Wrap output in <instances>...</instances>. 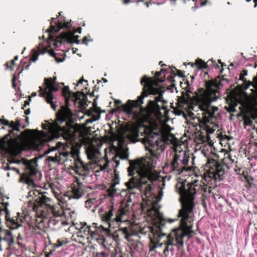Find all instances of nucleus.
<instances>
[{"instance_id":"nucleus-1","label":"nucleus","mask_w":257,"mask_h":257,"mask_svg":"<svg viewBox=\"0 0 257 257\" xmlns=\"http://www.w3.org/2000/svg\"><path fill=\"white\" fill-rule=\"evenodd\" d=\"M207 165L208 170L205 173L204 178L200 182L204 186L212 185L217 181H220L223 178L225 170L222 165L212 159L208 160ZM182 187L183 188L180 190L182 208L179 210L178 214L180 218V226L173 229L164 241L165 248L163 252L166 256L169 254V251L173 253L174 246H176L178 249L183 247L184 237L193 232L192 229L194 221V195L200 189L204 192L207 191V188L202 186L201 184H198L197 180L188 183L186 186Z\"/></svg>"},{"instance_id":"nucleus-2","label":"nucleus","mask_w":257,"mask_h":257,"mask_svg":"<svg viewBox=\"0 0 257 257\" xmlns=\"http://www.w3.org/2000/svg\"><path fill=\"white\" fill-rule=\"evenodd\" d=\"M144 132L145 137L142 139V142L150 152V156L145 162L139 160L130 162L128 172L129 175L132 177L125 183V185L131 194L136 193V190L145 193L152 190L153 182L159 178L158 174L155 170L159 160L155 150L163 143L167 142V137H161L150 128H144Z\"/></svg>"},{"instance_id":"nucleus-3","label":"nucleus","mask_w":257,"mask_h":257,"mask_svg":"<svg viewBox=\"0 0 257 257\" xmlns=\"http://www.w3.org/2000/svg\"><path fill=\"white\" fill-rule=\"evenodd\" d=\"M72 114V112L69 108L63 106L57 112L56 119L54 122L48 124H43V127L47 131L46 132H38L36 133H31L30 137L36 148L38 149L40 146L46 142L60 137H62L65 140L69 142L70 144H72V142L80 135L79 128L68 122L65 123V125H60L66 119L70 120Z\"/></svg>"},{"instance_id":"nucleus-4","label":"nucleus","mask_w":257,"mask_h":257,"mask_svg":"<svg viewBox=\"0 0 257 257\" xmlns=\"http://www.w3.org/2000/svg\"><path fill=\"white\" fill-rule=\"evenodd\" d=\"M206 90L197 96V103L192 107V110L200 111L202 115V122L208 134H212L217 126V117L215 112L217 107L211 106L210 103L216 101L219 97L220 86H222L219 77L206 81Z\"/></svg>"},{"instance_id":"nucleus-5","label":"nucleus","mask_w":257,"mask_h":257,"mask_svg":"<svg viewBox=\"0 0 257 257\" xmlns=\"http://www.w3.org/2000/svg\"><path fill=\"white\" fill-rule=\"evenodd\" d=\"M141 83L144 86L142 95L137 100H128L126 104H122L121 106V110L129 116H131L133 119H140L144 116L145 110L140 107V105L143 103V99L148 94L158 95L157 96H154L153 99L149 100L147 107L150 111L159 110L161 108H164V106H161L159 103L167 102L163 99L162 91L158 87V84L156 81L144 76L142 79Z\"/></svg>"},{"instance_id":"nucleus-6","label":"nucleus","mask_w":257,"mask_h":257,"mask_svg":"<svg viewBox=\"0 0 257 257\" xmlns=\"http://www.w3.org/2000/svg\"><path fill=\"white\" fill-rule=\"evenodd\" d=\"M72 147L65 146L60 142L57 143L56 146L50 148L49 151V153L56 151L55 155L48 156L47 160L49 162L63 164L69 160L71 161L72 158L74 161L73 170L80 176H87L95 165L90 161L84 162L79 158L78 149Z\"/></svg>"},{"instance_id":"nucleus-7","label":"nucleus","mask_w":257,"mask_h":257,"mask_svg":"<svg viewBox=\"0 0 257 257\" xmlns=\"http://www.w3.org/2000/svg\"><path fill=\"white\" fill-rule=\"evenodd\" d=\"M147 211L148 215L152 220L153 224L150 228L153 235V239H151V242L153 244V246L150 249V250L152 251L156 248L162 247L164 244V241L162 243H159V242L160 239L166 234L163 231L165 220L162 214L155 205H153L150 209L147 210Z\"/></svg>"},{"instance_id":"nucleus-8","label":"nucleus","mask_w":257,"mask_h":257,"mask_svg":"<svg viewBox=\"0 0 257 257\" xmlns=\"http://www.w3.org/2000/svg\"><path fill=\"white\" fill-rule=\"evenodd\" d=\"M139 133L138 127L134 125H127L123 130L122 135L119 140V146L124 144V139H127L132 143L139 141ZM128 157V149L120 146V148L116 152L115 156L113 158V161L116 163L115 167L119 165L118 159H127Z\"/></svg>"},{"instance_id":"nucleus-9","label":"nucleus","mask_w":257,"mask_h":257,"mask_svg":"<svg viewBox=\"0 0 257 257\" xmlns=\"http://www.w3.org/2000/svg\"><path fill=\"white\" fill-rule=\"evenodd\" d=\"M55 79L56 77L54 79L52 78H45V87H39L40 96L44 97L47 102L50 104L51 107L54 110L56 109V105L54 104L55 97L53 93L58 90Z\"/></svg>"},{"instance_id":"nucleus-10","label":"nucleus","mask_w":257,"mask_h":257,"mask_svg":"<svg viewBox=\"0 0 257 257\" xmlns=\"http://www.w3.org/2000/svg\"><path fill=\"white\" fill-rule=\"evenodd\" d=\"M189 161V157L186 156L185 153L175 154L171 164H166L164 169H168L170 173H173L176 175L180 174L183 170L186 169V167L188 165Z\"/></svg>"},{"instance_id":"nucleus-11","label":"nucleus","mask_w":257,"mask_h":257,"mask_svg":"<svg viewBox=\"0 0 257 257\" xmlns=\"http://www.w3.org/2000/svg\"><path fill=\"white\" fill-rule=\"evenodd\" d=\"M125 211L123 208H121L118 210L116 214V216L113 217V207L111 206L109 210L102 215V220L107 223L110 227H114V226L120 225V222H127V220L124 218L125 215Z\"/></svg>"},{"instance_id":"nucleus-12","label":"nucleus","mask_w":257,"mask_h":257,"mask_svg":"<svg viewBox=\"0 0 257 257\" xmlns=\"http://www.w3.org/2000/svg\"><path fill=\"white\" fill-rule=\"evenodd\" d=\"M24 164L26 166L27 170L25 174L22 176L21 180L29 185H33L34 184L33 177L38 172L37 161L36 160H26Z\"/></svg>"},{"instance_id":"nucleus-13","label":"nucleus","mask_w":257,"mask_h":257,"mask_svg":"<svg viewBox=\"0 0 257 257\" xmlns=\"http://www.w3.org/2000/svg\"><path fill=\"white\" fill-rule=\"evenodd\" d=\"M145 228H141L138 226L120 227L119 230L122 232L124 238L128 242L133 240L132 237L138 235L139 234H145L147 231Z\"/></svg>"},{"instance_id":"nucleus-14","label":"nucleus","mask_w":257,"mask_h":257,"mask_svg":"<svg viewBox=\"0 0 257 257\" xmlns=\"http://www.w3.org/2000/svg\"><path fill=\"white\" fill-rule=\"evenodd\" d=\"M2 211L5 213L7 224L11 229H17L21 226L22 219L20 217H18V216L11 217L7 206L5 207L4 209L2 210Z\"/></svg>"},{"instance_id":"nucleus-15","label":"nucleus","mask_w":257,"mask_h":257,"mask_svg":"<svg viewBox=\"0 0 257 257\" xmlns=\"http://www.w3.org/2000/svg\"><path fill=\"white\" fill-rule=\"evenodd\" d=\"M47 52H48L51 56H55V54L53 50H48L47 48L43 47L42 43H41L39 44L37 50H33V54L31 60L35 62L38 60V56L40 54H43Z\"/></svg>"},{"instance_id":"nucleus-16","label":"nucleus","mask_w":257,"mask_h":257,"mask_svg":"<svg viewBox=\"0 0 257 257\" xmlns=\"http://www.w3.org/2000/svg\"><path fill=\"white\" fill-rule=\"evenodd\" d=\"M83 194L84 191L82 185L77 183L72 187L71 192L70 193V195H68V197L69 199L71 198L78 199L80 198Z\"/></svg>"},{"instance_id":"nucleus-17","label":"nucleus","mask_w":257,"mask_h":257,"mask_svg":"<svg viewBox=\"0 0 257 257\" xmlns=\"http://www.w3.org/2000/svg\"><path fill=\"white\" fill-rule=\"evenodd\" d=\"M4 240L9 245L14 242V238L11 232L7 230H0V241Z\"/></svg>"},{"instance_id":"nucleus-18","label":"nucleus","mask_w":257,"mask_h":257,"mask_svg":"<svg viewBox=\"0 0 257 257\" xmlns=\"http://www.w3.org/2000/svg\"><path fill=\"white\" fill-rule=\"evenodd\" d=\"M87 157L90 160H96L98 158L100 155L98 149L93 145H90L86 150Z\"/></svg>"},{"instance_id":"nucleus-19","label":"nucleus","mask_w":257,"mask_h":257,"mask_svg":"<svg viewBox=\"0 0 257 257\" xmlns=\"http://www.w3.org/2000/svg\"><path fill=\"white\" fill-rule=\"evenodd\" d=\"M71 26V24L70 22H62V21L59 22L57 24L56 27L51 25V29L49 31L50 33H57L58 32L61 28H69Z\"/></svg>"},{"instance_id":"nucleus-20","label":"nucleus","mask_w":257,"mask_h":257,"mask_svg":"<svg viewBox=\"0 0 257 257\" xmlns=\"http://www.w3.org/2000/svg\"><path fill=\"white\" fill-rule=\"evenodd\" d=\"M49 211L55 217H61L64 214L63 210L60 206L57 205H50Z\"/></svg>"},{"instance_id":"nucleus-21","label":"nucleus","mask_w":257,"mask_h":257,"mask_svg":"<svg viewBox=\"0 0 257 257\" xmlns=\"http://www.w3.org/2000/svg\"><path fill=\"white\" fill-rule=\"evenodd\" d=\"M108 164L109 161L105 158L98 160L97 162V166L99 168L95 171V173H98L105 170L108 167Z\"/></svg>"},{"instance_id":"nucleus-22","label":"nucleus","mask_w":257,"mask_h":257,"mask_svg":"<svg viewBox=\"0 0 257 257\" xmlns=\"http://www.w3.org/2000/svg\"><path fill=\"white\" fill-rule=\"evenodd\" d=\"M10 123L9 127L11 128V130L9 131L10 134H13L14 131H19L21 123L19 120L16 122L12 121Z\"/></svg>"},{"instance_id":"nucleus-23","label":"nucleus","mask_w":257,"mask_h":257,"mask_svg":"<svg viewBox=\"0 0 257 257\" xmlns=\"http://www.w3.org/2000/svg\"><path fill=\"white\" fill-rule=\"evenodd\" d=\"M33 194H34L35 196H37V194L40 195V196L36 200H37L39 199L40 202L41 204H46L50 201V199L49 198L44 195L43 194H40L38 191H34Z\"/></svg>"},{"instance_id":"nucleus-24","label":"nucleus","mask_w":257,"mask_h":257,"mask_svg":"<svg viewBox=\"0 0 257 257\" xmlns=\"http://www.w3.org/2000/svg\"><path fill=\"white\" fill-rule=\"evenodd\" d=\"M88 234H89L93 239H98V233L95 231L91 230V227L89 226H87Z\"/></svg>"},{"instance_id":"nucleus-25","label":"nucleus","mask_w":257,"mask_h":257,"mask_svg":"<svg viewBox=\"0 0 257 257\" xmlns=\"http://www.w3.org/2000/svg\"><path fill=\"white\" fill-rule=\"evenodd\" d=\"M195 64L200 69L205 68L206 67V63L203 61L201 59H197L196 61Z\"/></svg>"},{"instance_id":"nucleus-26","label":"nucleus","mask_w":257,"mask_h":257,"mask_svg":"<svg viewBox=\"0 0 257 257\" xmlns=\"http://www.w3.org/2000/svg\"><path fill=\"white\" fill-rule=\"evenodd\" d=\"M18 59V56H16L14 58V59L12 60L11 62H8L6 63V66H7V69H10V70H13V66H14L15 65V61H17V60Z\"/></svg>"},{"instance_id":"nucleus-27","label":"nucleus","mask_w":257,"mask_h":257,"mask_svg":"<svg viewBox=\"0 0 257 257\" xmlns=\"http://www.w3.org/2000/svg\"><path fill=\"white\" fill-rule=\"evenodd\" d=\"M63 41L64 39L62 38H57L55 40V41L54 42V45L56 47H58L62 45Z\"/></svg>"},{"instance_id":"nucleus-28","label":"nucleus","mask_w":257,"mask_h":257,"mask_svg":"<svg viewBox=\"0 0 257 257\" xmlns=\"http://www.w3.org/2000/svg\"><path fill=\"white\" fill-rule=\"evenodd\" d=\"M250 85H252L257 91V76L254 77L253 78L252 82H249V85L247 87H248L249 86H250Z\"/></svg>"},{"instance_id":"nucleus-29","label":"nucleus","mask_w":257,"mask_h":257,"mask_svg":"<svg viewBox=\"0 0 257 257\" xmlns=\"http://www.w3.org/2000/svg\"><path fill=\"white\" fill-rule=\"evenodd\" d=\"M115 185H113L111 188L109 189L108 190V194L110 196H113L115 193L116 192V189L114 188V186Z\"/></svg>"},{"instance_id":"nucleus-30","label":"nucleus","mask_w":257,"mask_h":257,"mask_svg":"<svg viewBox=\"0 0 257 257\" xmlns=\"http://www.w3.org/2000/svg\"><path fill=\"white\" fill-rule=\"evenodd\" d=\"M94 257H108V255L105 252L102 251L99 253H97Z\"/></svg>"},{"instance_id":"nucleus-31","label":"nucleus","mask_w":257,"mask_h":257,"mask_svg":"<svg viewBox=\"0 0 257 257\" xmlns=\"http://www.w3.org/2000/svg\"><path fill=\"white\" fill-rule=\"evenodd\" d=\"M63 242L61 241L60 240L58 239L57 241V243L54 244L55 248L59 247L63 245Z\"/></svg>"},{"instance_id":"nucleus-32","label":"nucleus","mask_w":257,"mask_h":257,"mask_svg":"<svg viewBox=\"0 0 257 257\" xmlns=\"http://www.w3.org/2000/svg\"><path fill=\"white\" fill-rule=\"evenodd\" d=\"M70 90L68 87H65L63 89V93L65 96L70 94Z\"/></svg>"},{"instance_id":"nucleus-33","label":"nucleus","mask_w":257,"mask_h":257,"mask_svg":"<svg viewBox=\"0 0 257 257\" xmlns=\"http://www.w3.org/2000/svg\"><path fill=\"white\" fill-rule=\"evenodd\" d=\"M247 72L245 70H244L243 73L240 74L239 79L241 80L242 81H243L244 77L247 75Z\"/></svg>"},{"instance_id":"nucleus-34","label":"nucleus","mask_w":257,"mask_h":257,"mask_svg":"<svg viewBox=\"0 0 257 257\" xmlns=\"http://www.w3.org/2000/svg\"><path fill=\"white\" fill-rule=\"evenodd\" d=\"M244 125H251L252 123V121L249 119H245L244 121Z\"/></svg>"},{"instance_id":"nucleus-35","label":"nucleus","mask_w":257,"mask_h":257,"mask_svg":"<svg viewBox=\"0 0 257 257\" xmlns=\"http://www.w3.org/2000/svg\"><path fill=\"white\" fill-rule=\"evenodd\" d=\"M119 183V178L117 174H115V178H114V185H116Z\"/></svg>"},{"instance_id":"nucleus-36","label":"nucleus","mask_w":257,"mask_h":257,"mask_svg":"<svg viewBox=\"0 0 257 257\" xmlns=\"http://www.w3.org/2000/svg\"><path fill=\"white\" fill-rule=\"evenodd\" d=\"M0 121H2V124L5 125H8L9 126L10 124V122L8 120H2L0 119Z\"/></svg>"},{"instance_id":"nucleus-37","label":"nucleus","mask_w":257,"mask_h":257,"mask_svg":"<svg viewBox=\"0 0 257 257\" xmlns=\"http://www.w3.org/2000/svg\"><path fill=\"white\" fill-rule=\"evenodd\" d=\"M91 201L87 200L85 202V205L86 207H90L91 206Z\"/></svg>"},{"instance_id":"nucleus-38","label":"nucleus","mask_w":257,"mask_h":257,"mask_svg":"<svg viewBox=\"0 0 257 257\" xmlns=\"http://www.w3.org/2000/svg\"><path fill=\"white\" fill-rule=\"evenodd\" d=\"M54 250H51L50 252H47L46 254V257H50L51 255H52L54 252Z\"/></svg>"},{"instance_id":"nucleus-39","label":"nucleus","mask_w":257,"mask_h":257,"mask_svg":"<svg viewBox=\"0 0 257 257\" xmlns=\"http://www.w3.org/2000/svg\"><path fill=\"white\" fill-rule=\"evenodd\" d=\"M94 120V119L89 118V119L86 120L85 122L86 124H88L90 123H92Z\"/></svg>"},{"instance_id":"nucleus-40","label":"nucleus","mask_w":257,"mask_h":257,"mask_svg":"<svg viewBox=\"0 0 257 257\" xmlns=\"http://www.w3.org/2000/svg\"><path fill=\"white\" fill-rule=\"evenodd\" d=\"M88 40L87 38V37H84L83 39V44H85L86 45H87V42H88Z\"/></svg>"},{"instance_id":"nucleus-41","label":"nucleus","mask_w":257,"mask_h":257,"mask_svg":"<svg viewBox=\"0 0 257 257\" xmlns=\"http://www.w3.org/2000/svg\"><path fill=\"white\" fill-rule=\"evenodd\" d=\"M83 81H86L85 80H84V79H81V80H80L78 83H77V86L79 85L80 84L82 83Z\"/></svg>"},{"instance_id":"nucleus-42","label":"nucleus","mask_w":257,"mask_h":257,"mask_svg":"<svg viewBox=\"0 0 257 257\" xmlns=\"http://www.w3.org/2000/svg\"><path fill=\"white\" fill-rule=\"evenodd\" d=\"M227 158L228 159H229V160H231L232 159L231 156L229 154L227 155Z\"/></svg>"},{"instance_id":"nucleus-43","label":"nucleus","mask_w":257,"mask_h":257,"mask_svg":"<svg viewBox=\"0 0 257 257\" xmlns=\"http://www.w3.org/2000/svg\"><path fill=\"white\" fill-rule=\"evenodd\" d=\"M160 73H161V72H156V76H160Z\"/></svg>"},{"instance_id":"nucleus-44","label":"nucleus","mask_w":257,"mask_h":257,"mask_svg":"<svg viewBox=\"0 0 257 257\" xmlns=\"http://www.w3.org/2000/svg\"><path fill=\"white\" fill-rule=\"evenodd\" d=\"M76 32H78L79 33H81V28H79V29H78Z\"/></svg>"},{"instance_id":"nucleus-45","label":"nucleus","mask_w":257,"mask_h":257,"mask_svg":"<svg viewBox=\"0 0 257 257\" xmlns=\"http://www.w3.org/2000/svg\"><path fill=\"white\" fill-rule=\"evenodd\" d=\"M219 63L221 65V67H222L223 66V63L221 62L220 60H219Z\"/></svg>"},{"instance_id":"nucleus-46","label":"nucleus","mask_w":257,"mask_h":257,"mask_svg":"<svg viewBox=\"0 0 257 257\" xmlns=\"http://www.w3.org/2000/svg\"><path fill=\"white\" fill-rule=\"evenodd\" d=\"M13 169H14L15 171H16L17 173H18V171H18V169H16V168H14Z\"/></svg>"},{"instance_id":"nucleus-47","label":"nucleus","mask_w":257,"mask_h":257,"mask_svg":"<svg viewBox=\"0 0 257 257\" xmlns=\"http://www.w3.org/2000/svg\"><path fill=\"white\" fill-rule=\"evenodd\" d=\"M3 250L2 245L1 244H0V250Z\"/></svg>"},{"instance_id":"nucleus-48","label":"nucleus","mask_w":257,"mask_h":257,"mask_svg":"<svg viewBox=\"0 0 257 257\" xmlns=\"http://www.w3.org/2000/svg\"><path fill=\"white\" fill-rule=\"evenodd\" d=\"M188 64H190L191 65L192 67L193 66V63H189Z\"/></svg>"},{"instance_id":"nucleus-49","label":"nucleus","mask_w":257,"mask_h":257,"mask_svg":"<svg viewBox=\"0 0 257 257\" xmlns=\"http://www.w3.org/2000/svg\"><path fill=\"white\" fill-rule=\"evenodd\" d=\"M215 67L216 68H219V65L218 64H216V66H215Z\"/></svg>"},{"instance_id":"nucleus-50","label":"nucleus","mask_w":257,"mask_h":257,"mask_svg":"<svg viewBox=\"0 0 257 257\" xmlns=\"http://www.w3.org/2000/svg\"><path fill=\"white\" fill-rule=\"evenodd\" d=\"M29 67V65H27L26 67V69H28Z\"/></svg>"},{"instance_id":"nucleus-51","label":"nucleus","mask_w":257,"mask_h":257,"mask_svg":"<svg viewBox=\"0 0 257 257\" xmlns=\"http://www.w3.org/2000/svg\"><path fill=\"white\" fill-rule=\"evenodd\" d=\"M232 163L234 162V160L232 159L231 160H230Z\"/></svg>"},{"instance_id":"nucleus-52","label":"nucleus","mask_w":257,"mask_h":257,"mask_svg":"<svg viewBox=\"0 0 257 257\" xmlns=\"http://www.w3.org/2000/svg\"><path fill=\"white\" fill-rule=\"evenodd\" d=\"M84 227H83L82 228H81V232L83 231V229H84Z\"/></svg>"},{"instance_id":"nucleus-53","label":"nucleus","mask_w":257,"mask_h":257,"mask_svg":"<svg viewBox=\"0 0 257 257\" xmlns=\"http://www.w3.org/2000/svg\"><path fill=\"white\" fill-rule=\"evenodd\" d=\"M124 3L125 4H127V3H128V1H125L124 2Z\"/></svg>"},{"instance_id":"nucleus-54","label":"nucleus","mask_w":257,"mask_h":257,"mask_svg":"<svg viewBox=\"0 0 257 257\" xmlns=\"http://www.w3.org/2000/svg\"><path fill=\"white\" fill-rule=\"evenodd\" d=\"M73 42H76L77 43H78V42L76 41V40H73Z\"/></svg>"},{"instance_id":"nucleus-55","label":"nucleus","mask_w":257,"mask_h":257,"mask_svg":"<svg viewBox=\"0 0 257 257\" xmlns=\"http://www.w3.org/2000/svg\"><path fill=\"white\" fill-rule=\"evenodd\" d=\"M29 113V110H27L26 112V114H28Z\"/></svg>"},{"instance_id":"nucleus-56","label":"nucleus","mask_w":257,"mask_h":257,"mask_svg":"<svg viewBox=\"0 0 257 257\" xmlns=\"http://www.w3.org/2000/svg\"><path fill=\"white\" fill-rule=\"evenodd\" d=\"M29 113V110H27L26 112V114H28Z\"/></svg>"},{"instance_id":"nucleus-57","label":"nucleus","mask_w":257,"mask_h":257,"mask_svg":"<svg viewBox=\"0 0 257 257\" xmlns=\"http://www.w3.org/2000/svg\"><path fill=\"white\" fill-rule=\"evenodd\" d=\"M7 169H8V170L11 169V168L9 166H8L7 167Z\"/></svg>"},{"instance_id":"nucleus-58","label":"nucleus","mask_w":257,"mask_h":257,"mask_svg":"<svg viewBox=\"0 0 257 257\" xmlns=\"http://www.w3.org/2000/svg\"><path fill=\"white\" fill-rule=\"evenodd\" d=\"M257 67V62L255 64V67Z\"/></svg>"},{"instance_id":"nucleus-59","label":"nucleus","mask_w":257,"mask_h":257,"mask_svg":"<svg viewBox=\"0 0 257 257\" xmlns=\"http://www.w3.org/2000/svg\"><path fill=\"white\" fill-rule=\"evenodd\" d=\"M117 103H120V100H117Z\"/></svg>"},{"instance_id":"nucleus-60","label":"nucleus","mask_w":257,"mask_h":257,"mask_svg":"<svg viewBox=\"0 0 257 257\" xmlns=\"http://www.w3.org/2000/svg\"><path fill=\"white\" fill-rule=\"evenodd\" d=\"M15 79V76H14V78H13V81L14 80V79Z\"/></svg>"},{"instance_id":"nucleus-61","label":"nucleus","mask_w":257,"mask_h":257,"mask_svg":"<svg viewBox=\"0 0 257 257\" xmlns=\"http://www.w3.org/2000/svg\"><path fill=\"white\" fill-rule=\"evenodd\" d=\"M256 6H257V5H256V4H255L254 5V7H256Z\"/></svg>"},{"instance_id":"nucleus-62","label":"nucleus","mask_w":257,"mask_h":257,"mask_svg":"<svg viewBox=\"0 0 257 257\" xmlns=\"http://www.w3.org/2000/svg\"><path fill=\"white\" fill-rule=\"evenodd\" d=\"M255 145L257 147V143H255Z\"/></svg>"},{"instance_id":"nucleus-63","label":"nucleus","mask_w":257,"mask_h":257,"mask_svg":"<svg viewBox=\"0 0 257 257\" xmlns=\"http://www.w3.org/2000/svg\"><path fill=\"white\" fill-rule=\"evenodd\" d=\"M104 81L106 82V81H107V80H105V79H104Z\"/></svg>"}]
</instances>
